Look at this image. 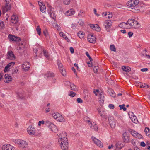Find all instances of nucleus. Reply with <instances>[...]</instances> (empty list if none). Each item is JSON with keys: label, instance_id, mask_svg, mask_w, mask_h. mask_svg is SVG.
<instances>
[{"label": "nucleus", "instance_id": "1", "mask_svg": "<svg viewBox=\"0 0 150 150\" xmlns=\"http://www.w3.org/2000/svg\"><path fill=\"white\" fill-rule=\"evenodd\" d=\"M54 9L53 8H52L50 5L47 4V12L49 15L50 17L54 20L52 22V25L54 27L56 28L57 30H60V27L59 26H58L56 21L55 20V19L56 15L54 13Z\"/></svg>", "mask_w": 150, "mask_h": 150}, {"label": "nucleus", "instance_id": "2", "mask_svg": "<svg viewBox=\"0 0 150 150\" xmlns=\"http://www.w3.org/2000/svg\"><path fill=\"white\" fill-rule=\"evenodd\" d=\"M127 23L129 25V26L130 28L132 27L134 28H137L140 27L139 23L134 19H129L127 21Z\"/></svg>", "mask_w": 150, "mask_h": 150}, {"label": "nucleus", "instance_id": "3", "mask_svg": "<svg viewBox=\"0 0 150 150\" xmlns=\"http://www.w3.org/2000/svg\"><path fill=\"white\" fill-rule=\"evenodd\" d=\"M55 75L52 72H47V80L51 81L53 83H55L56 81V78L55 77Z\"/></svg>", "mask_w": 150, "mask_h": 150}, {"label": "nucleus", "instance_id": "4", "mask_svg": "<svg viewBox=\"0 0 150 150\" xmlns=\"http://www.w3.org/2000/svg\"><path fill=\"white\" fill-rule=\"evenodd\" d=\"M14 142L16 144H18L19 146L21 147L25 148L27 146V143L23 140L15 139Z\"/></svg>", "mask_w": 150, "mask_h": 150}, {"label": "nucleus", "instance_id": "5", "mask_svg": "<svg viewBox=\"0 0 150 150\" xmlns=\"http://www.w3.org/2000/svg\"><path fill=\"white\" fill-rule=\"evenodd\" d=\"M112 23V21L110 20H106L104 22L103 25L107 31H110Z\"/></svg>", "mask_w": 150, "mask_h": 150}, {"label": "nucleus", "instance_id": "6", "mask_svg": "<svg viewBox=\"0 0 150 150\" xmlns=\"http://www.w3.org/2000/svg\"><path fill=\"white\" fill-rule=\"evenodd\" d=\"M60 144L61 148L62 150H67L68 148V140H65L62 141V143H59Z\"/></svg>", "mask_w": 150, "mask_h": 150}, {"label": "nucleus", "instance_id": "7", "mask_svg": "<svg viewBox=\"0 0 150 150\" xmlns=\"http://www.w3.org/2000/svg\"><path fill=\"white\" fill-rule=\"evenodd\" d=\"M47 124H48V128L50 130L55 133L57 132L58 129L57 126L49 122H47Z\"/></svg>", "mask_w": 150, "mask_h": 150}, {"label": "nucleus", "instance_id": "8", "mask_svg": "<svg viewBox=\"0 0 150 150\" xmlns=\"http://www.w3.org/2000/svg\"><path fill=\"white\" fill-rule=\"evenodd\" d=\"M65 139H66L67 140H68L66 133L65 132H62L59 135L58 138L59 143H62V141L63 142V141L65 140Z\"/></svg>", "mask_w": 150, "mask_h": 150}, {"label": "nucleus", "instance_id": "9", "mask_svg": "<svg viewBox=\"0 0 150 150\" xmlns=\"http://www.w3.org/2000/svg\"><path fill=\"white\" fill-rule=\"evenodd\" d=\"M139 3L138 0H132L128 1L127 3V6L131 7L137 6Z\"/></svg>", "mask_w": 150, "mask_h": 150}, {"label": "nucleus", "instance_id": "10", "mask_svg": "<svg viewBox=\"0 0 150 150\" xmlns=\"http://www.w3.org/2000/svg\"><path fill=\"white\" fill-rule=\"evenodd\" d=\"M27 132L30 135H33L35 134V129L33 126L30 125L27 129Z\"/></svg>", "mask_w": 150, "mask_h": 150}, {"label": "nucleus", "instance_id": "11", "mask_svg": "<svg viewBox=\"0 0 150 150\" xmlns=\"http://www.w3.org/2000/svg\"><path fill=\"white\" fill-rule=\"evenodd\" d=\"M2 150H16L15 147L8 144L2 146Z\"/></svg>", "mask_w": 150, "mask_h": 150}, {"label": "nucleus", "instance_id": "12", "mask_svg": "<svg viewBox=\"0 0 150 150\" xmlns=\"http://www.w3.org/2000/svg\"><path fill=\"white\" fill-rule=\"evenodd\" d=\"M92 139L93 142L98 146L100 148L103 147V144L101 141L95 137H92Z\"/></svg>", "mask_w": 150, "mask_h": 150}, {"label": "nucleus", "instance_id": "13", "mask_svg": "<svg viewBox=\"0 0 150 150\" xmlns=\"http://www.w3.org/2000/svg\"><path fill=\"white\" fill-rule=\"evenodd\" d=\"M122 135L124 142L126 143H129V137L128 134L126 132H125Z\"/></svg>", "mask_w": 150, "mask_h": 150}, {"label": "nucleus", "instance_id": "14", "mask_svg": "<svg viewBox=\"0 0 150 150\" xmlns=\"http://www.w3.org/2000/svg\"><path fill=\"white\" fill-rule=\"evenodd\" d=\"M125 145L124 143L122 142H117L115 147L116 150H119L123 147Z\"/></svg>", "mask_w": 150, "mask_h": 150}, {"label": "nucleus", "instance_id": "15", "mask_svg": "<svg viewBox=\"0 0 150 150\" xmlns=\"http://www.w3.org/2000/svg\"><path fill=\"white\" fill-rule=\"evenodd\" d=\"M96 37L92 35L89 34L88 36V40L90 43H95L96 42Z\"/></svg>", "mask_w": 150, "mask_h": 150}, {"label": "nucleus", "instance_id": "16", "mask_svg": "<svg viewBox=\"0 0 150 150\" xmlns=\"http://www.w3.org/2000/svg\"><path fill=\"white\" fill-rule=\"evenodd\" d=\"M7 58L10 60H13L15 59V56L12 51H9L7 54Z\"/></svg>", "mask_w": 150, "mask_h": 150}, {"label": "nucleus", "instance_id": "17", "mask_svg": "<svg viewBox=\"0 0 150 150\" xmlns=\"http://www.w3.org/2000/svg\"><path fill=\"white\" fill-rule=\"evenodd\" d=\"M38 4L40 7L41 11L42 12H44L46 10V7L45 5H44L42 2L40 1H38Z\"/></svg>", "mask_w": 150, "mask_h": 150}, {"label": "nucleus", "instance_id": "18", "mask_svg": "<svg viewBox=\"0 0 150 150\" xmlns=\"http://www.w3.org/2000/svg\"><path fill=\"white\" fill-rule=\"evenodd\" d=\"M11 5L10 4H6L4 6L2 7V11L3 13H4L5 12H7L10 10L11 9Z\"/></svg>", "mask_w": 150, "mask_h": 150}, {"label": "nucleus", "instance_id": "19", "mask_svg": "<svg viewBox=\"0 0 150 150\" xmlns=\"http://www.w3.org/2000/svg\"><path fill=\"white\" fill-rule=\"evenodd\" d=\"M30 64L28 62H25L22 65L23 69L25 71H28V69L30 68Z\"/></svg>", "mask_w": 150, "mask_h": 150}, {"label": "nucleus", "instance_id": "20", "mask_svg": "<svg viewBox=\"0 0 150 150\" xmlns=\"http://www.w3.org/2000/svg\"><path fill=\"white\" fill-rule=\"evenodd\" d=\"M5 79L4 81L6 83H8L12 80V78L8 74H5L4 76Z\"/></svg>", "mask_w": 150, "mask_h": 150}, {"label": "nucleus", "instance_id": "21", "mask_svg": "<svg viewBox=\"0 0 150 150\" xmlns=\"http://www.w3.org/2000/svg\"><path fill=\"white\" fill-rule=\"evenodd\" d=\"M75 13V11L73 9H71L67 11L65 13V15L67 16H72Z\"/></svg>", "mask_w": 150, "mask_h": 150}, {"label": "nucleus", "instance_id": "22", "mask_svg": "<svg viewBox=\"0 0 150 150\" xmlns=\"http://www.w3.org/2000/svg\"><path fill=\"white\" fill-rule=\"evenodd\" d=\"M127 25V22H122L119 25V26L122 28H129L130 27Z\"/></svg>", "mask_w": 150, "mask_h": 150}, {"label": "nucleus", "instance_id": "23", "mask_svg": "<svg viewBox=\"0 0 150 150\" xmlns=\"http://www.w3.org/2000/svg\"><path fill=\"white\" fill-rule=\"evenodd\" d=\"M98 96L100 99L99 100L100 104L101 106H102L103 104L104 96L101 94L99 93Z\"/></svg>", "mask_w": 150, "mask_h": 150}, {"label": "nucleus", "instance_id": "24", "mask_svg": "<svg viewBox=\"0 0 150 150\" xmlns=\"http://www.w3.org/2000/svg\"><path fill=\"white\" fill-rule=\"evenodd\" d=\"M90 127L91 128L93 129L95 131H98V127L96 124L94 122L90 123Z\"/></svg>", "mask_w": 150, "mask_h": 150}, {"label": "nucleus", "instance_id": "25", "mask_svg": "<svg viewBox=\"0 0 150 150\" xmlns=\"http://www.w3.org/2000/svg\"><path fill=\"white\" fill-rule=\"evenodd\" d=\"M122 69L124 71L127 72H129L131 70V68L127 66H122Z\"/></svg>", "mask_w": 150, "mask_h": 150}, {"label": "nucleus", "instance_id": "26", "mask_svg": "<svg viewBox=\"0 0 150 150\" xmlns=\"http://www.w3.org/2000/svg\"><path fill=\"white\" fill-rule=\"evenodd\" d=\"M67 85H70L71 89L72 90L75 91L76 89V86L74 84L71 83L69 81L66 82Z\"/></svg>", "mask_w": 150, "mask_h": 150}, {"label": "nucleus", "instance_id": "27", "mask_svg": "<svg viewBox=\"0 0 150 150\" xmlns=\"http://www.w3.org/2000/svg\"><path fill=\"white\" fill-rule=\"evenodd\" d=\"M18 71V70L16 67H12V68L11 69V74L13 75V74H16Z\"/></svg>", "mask_w": 150, "mask_h": 150}, {"label": "nucleus", "instance_id": "28", "mask_svg": "<svg viewBox=\"0 0 150 150\" xmlns=\"http://www.w3.org/2000/svg\"><path fill=\"white\" fill-rule=\"evenodd\" d=\"M131 9L132 10L131 11L134 13L138 12L139 11V9L137 8V6H135L132 7L131 8Z\"/></svg>", "mask_w": 150, "mask_h": 150}, {"label": "nucleus", "instance_id": "29", "mask_svg": "<svg viewBox=\"0 0 150 150\" xmlns=\"http://www.w3.org/2000/svg\"><path fill=\"white\" fill-rule=\"evenodd\" d=\"M78 36L81 39L84 38V33L82 31H80L78 33Z\"/></svg>", "mask_w": 150, "mask_h": 150}, {"label": "nucleus", "instance_id": "30", "mask_svg": "<svg viewBox=\"0 0 150 150\" xmlns=\"http://www.w3.org/2000/svg\"><path fill=\"white\" fill-rule=\"evenodd\" d=\"M110 125L112 128H114L115 126V122L111 120H109Z\"/></svg>", "mask_w": 150, "mask_h": 150}, {"label": "nucleus", "instance_id": "31", "mask_svg": "<svg viewBox=\"0 0 150 150\" xmlns=\"http://www.w3.org/2000/svg\"><path fill=\"white\" fill-rule=\"evenodd\" d=\"M57 64L59 70L63 69V65L61 63L60 60H58L57 61Z\"/></svg>", "mask_w": 150, "mask_h": 150}, {"label": "nucleus", "instance_id": "32", "mask_svg": "<svg viewBox=\"0 0 150 150\" xmlns=\"http://www.w3.org/2000/svg\"><path fill=\"white\" fill-rule=\"evenodd\" d=\"M60 116V114L58 113H53L52 114V116L54 117V118L57 120L58 117Z\"/></svg>", "mask_w": 150, "mask_h": 150}, {"label": "nucleus", "instance_id": "33", "mask_svg": "<svg viewBox=\"0 0 150 150\" xmlns=\"http://www.w3.org/2000/svg\"><path fill=\"white\" fill-rule=\"evenodd\" d=\"M132 114L131 115H132L133 116V117L132 118L131 120L134 123H135L137 121V119L136 117V116H134V113L132 112H131Z\"/></svg>", "mask_w": 150, "mask_h": 150}, {"label": "nucleus", "instance_id": "34", "mask_svg": "<svg viewBox=\"0 0 150 150\" xmlns=\"http://www.w3.org/2000/svg\"><path fill=\"white\" fill-rule=\"evenodd\" d=\"M9 40L11 41H14L15 39H16V36L11 35H9L8 36Z\"/></svg>", "mask_w": 150, "mask_h": 150}, {"label": "nucleus", "instance_id": "35", "mask_svg": "<svg viewBox=\"0 0 150 150\" xmlns=\"http://www.w3.org/2000/svg\"><path fill=\"white\" fill-rule=\"evenodd\" d=\"M57 120L60 122H64L65 120L62 115L60 114V116L58 117Z\"/></svg>", "mask_w": 150, "mask_h": 150}, {"label": "nucleus", "instance_id": "36", "mask_svg": "<svg viewBox=\"0 0 150 150\" xmlns=\"http://www.w3.org/2000/svg\"><path fill=\"white\" fill-rule=\"evenodd\" d=\"M94 30H95L97 31H100L101 29L100 27L97 24L95 25Z\"/></svg>", "mask_w": 150, "mask_h": 150}, {"label": "nucleus", "instance_id": "37", "mask_svg": "<svg viewBox=\"0 0 150 150\" xmlns=\"http://www.w3.org/2000/svg\"><path fill=\"white\" fill-rule=\"evenodd\" d=\"M43 54L44 56L46 57H47V54L46 52V50H42V51L40 54V57H41L42 56V54Z\"/></svg>", "mask_w": 150, "mask_h": 150}, {"label": "nucleus", "instance_id": "38", "mask_svg": "<svg viewBox=\"0 0 150 150\" xmlns=\"http://www.w3.org/2000/svg\"><path fill=\"white\" fill-rule=\"evenodd\" d=\"M110 48L111 51L114 52L116 51V49L115 45H111L110 46Z\"/></svg>", "mask_w": 150, "mask_h": 150}, {"label": "nucleus", "instance_id": "39", "mask_svg": "<svg viewBox=\"0 0 150 150\" xmlns=\"http://www.w3.org/2000/svg\"><path fill=\"white\" fill-rule=\"evenodd\" d=\"M125 104H123L122 105H120L119 107H120V110L123 109L124 111H125L126 110V108H125Z\"/></svg>", "mask_w": 150, "mask_h": 150}, {"label": "nucleus", "instance_id": "40", "mask_svg": "<svg viewBox=\"0 0 150 150\" xmlns=\"http://www.w3.org/2000/svg\"><path fill=\"white\" fill-rule=\"evenodd\" d=\"M4 27V22L2 21H0V30L2 29Z\"/></svg>", "mask_w": 150, "mask_h": 150}, {"label": "nucleus", "instance_id": "41", "mask_svg": "<svg viewBox=\"0 0 150 150\" xmlns=\"http://www.w3.org/2000/svg\"><path fill=\"white\" fill-rule=\"evenodd\" d=\"M78 16L79 17H83L85 16L84 13L83 11H80L79 13Z\"/></svg>", "mask_w": 150, "mask_h": 150}, {"label": "nucleus", "instance_id": "42", "mask_svg": "<svg viewBox=\"0 0 150 150\" xmlns=\"http://www.w3.org/2000/svg\"><path fill=\"white\" fill-rule=\"evenodd\" d=\"M60 70V72L61 73L62 75L63 76H65L66 75V72L64 68L61 69Z\"/></svg>", "mask_w": 150, "mask_h": 150}, {"label": "nucleus", "instance_id": "43", "mask_svg": "<svg viewBox=\"0 0 150 150\" xmlns=\"http://www.w3.org/2000/svg\"><path fill=\"white\" fill-rule=\"evenodd\" d=\"M59 35L63 37V38L65 39H68V38L63 32H60L59 33Z\"/></svg>", "mask_w": 150, "mask_h": 150}, {"label": "nucleus", "instance_id": "44", "mask_svg": "<svg viewBox=\"0 0 150 150\" xmlns=\"http://www.w3.org/2000/svg\"><path fill=\"white\" fill-rule=\"evenodd\" d=\"M110 95L113 97H115V94L114 91L112 90H110Z\"/></svg>", "mask_w": 150, "mask_h": 150}, {"label": "nucleus", "instance_id": "45", "mask_svg": "<svg viewBox=\"0 0 150 150\" xmlns=\"http://www.w3.org/2000/svg\"><path fill=\"white\" fill-rule=\"evenodd\" d=\"M36 30L38 34L39 35H40L41 34V29L40 28L39 26H38L37 27Z\"/></svg>", "mask_w": 150, "mask_h": 150}, {"label": "nucleus", "instance_id": "46", "mask_svg": "<svg viewBox=\"0 0 150 150\" xmlns=\"http://www.w3.org/2000/svg\"><path fill=\"white\" fill-rule=\"evenodd\" d=\"M93 69L95 73H97L98 71V66H94L93 67Z\"/></svg>", "mask_w": 150, "mask_h": 150}, {"label": "nucleus", "instance_id": "47", "mask_svg": "<svg viewBox=\"0 0 150 150\" xmlns=\"http://www.w3.org/2000/svg\"><path fill=\"white\" fill-rule=\"evenodd\" d=\"M76 95V93L72 91H70V93L69 94V95L71 97H74Z\"/></svg>", "mask_w": 150, "mask_h": 150}, {"label": "nucleus", "instance_id": "48", "mask_svg": "<svg viewBox=\"0 0 150 150\" xmlns=\"http://www.w3.org/2000/svg\"><path fill=\"white\" fill-rule=\"evenodd\" d=\"M131 134L133 136H134L135 137L137 136L136 135L138 133L136 131H135L134 130H132V131H131Z\"/></svg>", "mask_w": 150, "mask_h": 150}, {"label": "nucleus", "instance_id": "49", "mask_svg": "<svg viewBox=\"0 0 150 150\" xmlns=\"http://www.w3.org/2000/svg\"><path fill=\"white\" fill-rule=\"evenodd\" d=\"M17 49L18 50V52L20 53H21L23 52L25 50L24 49H22V48H18V47H17Z\"/></svg>", "mask_w": 150, "mask_h": 150}, {"label": "nucleus", "instance_id": "50", "mask_svg": "<svg viewBox=\"0 0 150 150\" xmlns=\"http://www.w3.org/2000/svg\"><path fill=\"white\" fill-rule=\"evenodd\" d=\"M70 2V0H64L63 2L64 4L66 5H69Z\"/></svg>", "mask_w": 150, "mask_h": 150}, {"label": "nucleus", "instance_id": "51", "mask_svg": "<svg viewBox=\"0 0 150 150\" xmlns=\"http://www.w3.org/2000/svg\"><path fill=\"white\" fill-rule=\"evenodd\" d=\"M85 54L88 57L90 61H91L93 60L92 58L90 57L88 52H86Z\"/></svg>", "mask_w": 150, "mask_h": 150}, {"label": "nucleus", "instance_id": "52", "mask_svg": "<svg viewBox=\"0 0 150 150\" xmlns=\"http://www.w3.org/2000/svg\"><path fill=\"white\" fill-rule=\"evenodd\" d=\"M18 48H22V49H24L25 47V45L21 43L20 44L18 45Z\"/></svg>", "mask_w": 150, "mask_h": 150}, {"label": "nucleus", "instance_id": "53", "mask_svg": "<svg viewBox=\"0 0 150 150\" xmlns=\"http://www.w3.org/2000/svg\"><path fill=\"white\" fill-rule=\"evenodd\" d=\"M149 86L148 85H147L146 84H144L140 86V87L143 88H146L148 87Z\"/></svg>", "mask_w": 150, "mask_h": 150}, {"label": "nucleus", "instance_id": "54", "mask_svg": "<svg viewBox=\"0 0 150 150\" xmlns=\"http://www.w3.org/2000/svg\"><path fill=\"white\" fill-rule=\"evenodd\" d=\"M78 23L79 25L81 26L83 25L84 24L83 21L81 20H79Z\"/></svg>", "mask_w": 150, "mask_h": 150}, {"label": "nucleus", "instance_id": "55", "mask_svg": "<svg viewBox=\"0 0 150 150\" xmlns=\"http://www.w3.org/2000/svg\"><path fill=\"white\" fill-rule=\"evenodd\" d=\"M136 135L137 136L135 137L136 138H138L139 139H142L143 138L142 136L140 134L138 133Z\"/></svg>", "mask_w": 150, "mask_h": 150}, {"label": "nucleus", "instance_id": "56", "mask_svg": "<svg viewBox=\"0 0 150 150\" xmlns=\"http://www.w3.org/2000/svg\"><path fill=\"white\" fill-rule=\"evenodd\" d=\"M149 128L148 127H146L144 129V132L146 133V134L148 136V133L149 132Z\"/></svg>", "mask_w": 150, "mask_h": 150}, {"label": "nucleus", "instance_id": "57", "mask_svg": "<svg viewBox=\"0 0 150 150\" xmlns=\"http://www.w3.org/2000/svg\"><path fill=\"white\" fill-rule=\"evenodd\" d=\"M21 40V39L19 37H17L16 36V39H15V40L14 42H18L19 41H20Z\"/></svg>", "mask_w": 150, "mask_h": 150}, {"label": "nucleus", "instance_id": "58", "mask_svg": "<svg viewBox=\"0 0 150 150\" xmlns=\"http://www.w3.org/2000/svg\"><path fill=\"white\" fill-rule=\"evenodd\" d=\"M45 123V121L43 120L39 121L38 123V125L40 126L41 125V124H44Z\"/></svg>", "mask_w": 150, "mask_h": 150}, {"label": "nucleus", "instance_id": "59", "mask_svg": "<svg viewBox=\"0 0 150 150\" xmlns=\"http://www.w3.org/2000/svg\"><path fill=\"white\" fill-rule=\"evenodd\" d=\"M108 107L109 108L111 109H113L115 108L114 105L112 104H110L108 105Z\"/></svg>", "mask_w": 150, "mask_h": 150}, {"label": "nucleus", "instance_id": "60", "mask_svg": "<svg viewBox=\"0 0 150 150\" xmlns=\"http://www.w3.org/2000/svg\"><path fill=\"white\" fill-rule=\"evenodd\" d=\"M76 101L78 103H81L83 102L82 100L80 98H77L76 99Z\"/></svg>", "mask_w": 150, "mask_h": 150}, {"label": "nucleus", "instance_id": "61", "mask_svg": "<svg viewBox=\"0 0 150 150\" xmlns=\"http://www.w3.org/2000/svg\"><path fill=\"white\" fill-rule=\"evenodd\" d=\"M148 69L147 68H144L142 69L141 71L142 72H146L148 71Z\"/></svg>", "mask_w": 150, "mask_h": 150}, {"label": "nucleus", "instance_id": "62", "mask_svg": "<svg viewBox=\"0 0 150 150\" xmlns=\"http://www.w3.org/2000/svg\"><path fill=\"white\" fill-rule=\"evenodd\" d=\"M140 145L141 146L144 147L146 146L145 143L143 142H142L140 143Z\"/></svg>", "mask_w": 150, "mask_h": 150}, {"label": "nucleus", "instance_id": "63", "mask_svg": "<svg viewBox=\"0 0 150 150\" xmlns=\"http://www.w3.org/2000/svg\"><path fill=\"white\" fill-rule=\"evenodd\" d=\"M128 34L129 37H131L133 35V33L130 32H128Z\"/></svg>", "mask_w": 150, "mask_h": 150}, {"label": "nucleus", "instance_id": "64", "mask_svg": "<svg viewBox=\"0 0 150 150\" xmlns=\"http://www.w3.org/2000/svg\"><path fill=\"white\" fill-rule=\"evenodd\" d=\"M5 2L6 4H9V3L11 1V0H3Z\"/></svg>", "mask_w": 150, "mask_h": 150}]
</instances>
